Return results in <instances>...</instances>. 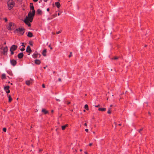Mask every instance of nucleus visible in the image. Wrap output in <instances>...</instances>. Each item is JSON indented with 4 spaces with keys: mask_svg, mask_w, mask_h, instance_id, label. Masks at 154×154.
I'll return each mask as SVG.
<instances>
[{
    "mask_svg": "<svg viewBox=\"0 0 154 154\" xmlns=\"http://www.w3.org/2000/svg\"><path fill=\"white\" fill-rule=\"evenodd\" d=\"M35 63L36 64L39 65L41 63V62L40 60L36 59L35 60Z\"/></svg>",
    "mask_w": 154,
    "mask_h": 154,
    "instance_id": "2eb2a0df",
    "label": "nucleus"
},
{
    "mask_svg": "<svg viewBox=\"0 0 154 154\" xmlns=\"http://www.w3.org/2000/svg\"><path fill=\"white\" fill-rule=\"evenodd\" d=\"M61 32V31H59L58 32H56V34H59Z\"/></svg>",
    "mask_w": 154,
    "mask_h": 154,
    "instance_id": "f704fd0d",
    "label": "nucleus"
},
{
    "mask_svg": "<svg viewBox=\"0 0 154 154\" xmlns=\"http://www.w3.org/2000/svg\"><path fill=\"white\" fill-rule=\"evenodd\" d=\"M25 50V49L24 48H21L20 49V51H23L24 50Z\"/></svg>",
    "mask_w": 154,
    "mask_h": 154,
    "instance_id": "473e14b6",
    "label": "nucleus"
},
{
    "mask_svg": "<svg viewBox=\"0 0 154 154\" xmlns=\"http://www.w3.org/2000/svg\"><path fill=\"white\" fill-rule=\"evenodd\" d=\"M85 130L86 132H88V129H86Z\"/></svg>",
    "mask_w": 154,
    "mask_h": 154,
    "instance_id": "a19ab883",
    "label": "nucleus"
},
{
    "mask_svg": "<svg viewBox=\"0 0 154 154\" xmlns=\"http://www.w3.org/2000/svg\"><path fill=\"white\" fill-rule=\"evenodd\" d=\"M119 126H121V124H119Z\"/></svg>",
    "mask_w": 154,
    "mask_h": 154,
    "instance_id": "4d7b16f0",
    "label": "nucleus"
},
{
    "mask_svg": "<svg viewBox=\"0 0 154 154\" xmlns=\"http://www.w3.org/2000/svg\"><path fill=\"white\" fill-rule=\"evenodd\" d=\"M56 100L57 101H58V102H60V100L59 99H57V98H56Z\"/></svg>",
    "mask_w": 154,
    "mask_h": 154,
    "instance_id": "c9c22d12",
    "label": "nucleus"
},
{
    "mask_svg": "<svg viewBox=\"0 0 154 154\" xmlns=\"http://www.w3.org/2000/svg\"><path fill=\"white\" fill-rule=\"evenodd\" d=\"M6 128H3V131L5 132H6Z\"/></svg>",
    "mask_w": 154,
    "mask_h": 154,
    "instance_id": "7c9ffc66",
    "label": "nucleus"
},
{
    "mask_svg": "<svg viewBox=\"0 0 154 154\" xmlns=\"http://www.w3.org/2000/svg\"><path fill=\"white\" fill-rule=\"evenodd\" d=\"M38 0H33V1L35 2H37L38 1Z\"/></svg>",
    "mask_w": 154,
    "mask_h": 154,
    "instance_id": "de8ad7c7",
    "label": "nucleus"
},
{
    "mask_svg": "<svg viewBox=\"0 0 154 154\" xmlns=\"http://www.w3.org/2000/svg\"><path fill=\"white\" fill-rule=\"evenodd\" d=\"M24 22L27 24L28 26H31V24L30 23V21L29 20L27 19H25L24 20Z\"/></svg>",
    "mask_w": 154,
    "mask_h": 154,
    "instance_id": "6e6552de",
    "label": "nucleus"
},
{
    "mask_svg": "<svg viewBox=\"0 0 154 154\" xmlns=\"http://www.w3.org/2000/svg\"><path fill=\"white\" fill-rule=\"evenodd\" d=\"M93 133L94 134L95 133V132H93Z\"/></svg>",
    "mask_w": 154,
    "mask_h": 154,
    "instance_id": "338daca9",
    "label": "nucleus"
},
{
    "mask_svg": "<svg viewBox=\"0 0 154 154\" xmlns=\"http://www.w3.org/2000/svg\"><path fill=\"white\" fill-rule=\"evenodd\" d=\"M53 73H55V71H54V72H53Z\"/></svg>",
    "mask_w": 154,
    "mask_h": 154,
    "instance_id": "e2e57ef3",
    "label": "nucleus"
},
{
    "mask_svg": "<svg viewBox=\"0 0 154 154\" xmlns=\"http://www.w3.org/2000/svg\"><path fill=\"white\" fill-rule=\"evenodd\" d=\"M70 54L69 56V57H71L72 56V52H70Z\"/></svg>",
    "mask_w": 154,
    "mask_h": 154,
    "instance_id": "c756f323",
    "label": "nucleus"
},
{
    "mask_svg": "<svg viewBox=\"0 0 154 154\" xmlns=\"http://www.w3.org/2000/svg\"><path fill=\"white\" fill-rule=\"evenodd\" d=\"M52 16L53 17H54L57 16V14L56 13H55L54 14L52 15Z\"/></svg>",
    "mask_w": 154,
    "mask_h": 154,
    "instance_id": "bb28decb",
    "label": "nucleus"
},
{
    "mask_svg": "<svg viewBox=\"0 0 154 154\" xmlns=\"http://www.w3.org/2000/svg\"><path fill=\"white\" fill-rule=\"evenodd\" d=\"M47 52V50L46 49H44L42 52V55L44 56H46V53Z\"/></svg>",
    "mask_w": 154,
    "mask_h": 154,
    "instance_id": "6ab92c4d",
    "label": "nucleus"
},
{
    "mask_svg": "<svg viewBox=\"0 0 154 154\" xmlns=\"http://www.w3.org/2000/svg\"><path fill=\"white\" fill-rule=\"evenodd\" d=\"M12 22H10L9 23V26H7V29L8 30H11V27L12 26Z\"/></svg>",
    "mask_w": 154,
    "mask_h": 154,
    "instance_id": "ddd939ff",
    "label": "nucleus"
},
{
    "mask_svg": "<svg viewBox=\"0 0 154 154\" xmlns=\"http://www.w3.org/2000/svg\"><path fill=\"white\" fill-rule=\"evenodd\" d=\"M42 151V149H39V152H41V151Z\"/></svg>",
    "mask_w": 154,
    "mask_h": 154,
    "instance_id": "3c124183",
    "label": "nucleus"
},
{
    "mask_svg": "<svg viewBox=\"0 0 154 154\" xmlns=\"http://www.w3.org/2000/svg\"><path fill=\"white\" fill-rule=\"evenodd\" d=\"M2 79H6V75L5 74H3L2 75Z\"/></svg>",
    "mask_w": 154,
    "mask_h": 154,
    "instance_id": "b1692460",
    "label": "nucleus"
},
{
    "mask_svg": "<svg viewBox=\"0 0 154 154\" xmlns=\"http://www.w3.org/2000/svg\"><path fill=\"white\" fill-rule=\"evenodd\" d=\"M146 46H147V45H145V47H146Z\"/></svg>",
    "mask_w": 154,
    "mask_h": 154,
    "instance_id": "0e129e2a",
    "label": "nucleus"
},
{
    "mask_svg": "<svg viewBox=\"0 0 154 154\" xmlns=\"http://www.w3.org/2000/svg\"><path fill=\"white\" fill-rule=\"evenodd\" d=\"M14 3L13 0H9L8 2V8L11 9L14 6Z\"/></svg>",
    "mask_w": 154,
    "mask_h": 154,
    "instance_id": "f03ea898",
    "label": "nucleus"
},
{
    "mask_svg": "<svg viewBox=\"0 0 154 154\" xmlns=\"http://www.w3.org/2000/svg\"><path fill=\"white\" fill-rule=\"evenodd\" d=\"M85 111H85V110H83V111H84V112H85Z\"/></svg>",
    "mask_w": 154,
    "mask_h": 154,
    "instance_id": "680f3d73",
    "label": "nucleus"
},
{
    "mask_svg": "<svg viewBox=\"0 0 154 154\" xmlns=\"http://www.w3.org/2000/svg\"><path fill=\"white\" fill-rule=\"evenodd\" d=\"M30 9L32 10V13H35V11L34 9V7L33 5V4L32 3H30Z\"/></svg>",
    "mask_w": 154,
    "mask_h": 154,
    "instance_id": "1a4fd4ad",
    "label": "nucleus"
},
{
    "mask_svg": "<svg viewBox=\"0 0 154 154\" xmlns=\"http://www.w3.org/2000/svg\"><path fill=\"white\" fill-rule=\"evenodd\" d=\"M26 52L30 53L32 52L30 47L29 46H28L26 50Z\"/></svg>",
    "mask_w": 154,
    "mask_h": 154,
    "instance_id": "9b49d317",
    "label": "nucleus"
},
{
    "mask_svg": "<svg viewBox=\"0 0 154 154\" xmlns=\"http://www.w3.org/2000/svg\"><path fill=\"white\" fill-rule=\"evenodd\" d=\"M55 4L57 8H59L60 7V4L59 2H55Z\"/></svg>",
    "mask_w": 154,
    "mask_h": 154,
    "instance_id": "a211bd4d",
    "label": "nucleus"
},
{
    "mask_svg": "<svg viewBox=\"0 0 154 154\" xmlns=\"http://www.w3.org/2000/svg\"><path fill=\"white\" fill-rule=\"evenodd\" d=\"M8 101L9 102H11L12 100V99L11 98L10 95H9L8 96Z\"/></svg>",
    "mask_w": 154,
    "mask_h": 154,
    "instance_id": "5701e85b",
    "label": "nucleus"
},
{
    "mask_svg": "<svg viewBox=\"0 0 154 154\" xmlns=\"http://www.w3.org/2000/svg\"><path fill=\"white\" fill-rule=\"evenodd\" d=\"M57 15L58 16H59V15H60V14L59 13H58Z\"/></svg>",
    "mask_w": 154,
    "mask_h": 154,
    "instance_id": "5fc2aeb1",
    "label": "nucleus"
},
{
    "mask_svg": "<svg viewBox=\"0 0 154 154\" xmlns=\"http://www.w3.org/2000/svg\"><path fill=\"white\" fill-rule=\"evenodd\" d=\"M10 62L11 64L13 66H15L17 63L16 60L14 59L11 60Z\"/></svg>",
    "mask_w": 154,
    "mask_h": 154,
    "instance_id": "423d86ee",
    "label": "nucleus"
},
{
    "mask_svg": "<svg viewBox=\"0 0 154 154\" xmlns=\"http://www.w3.org/2000/svg\"><path fill=\"white\" fill-rule=\"evenodd\" d=\"M84 153H85V154H88V153H87L86 152H84Z\"/></svg>",
    "mask_w": 154,
    "mask_h": 154,
    "instance_id": "864d4df0",
    "label": "nucleus"
},
{
    "mask_svg": "<svg viewBox=\"0 0 154 154\" xmlns=\"http://www.w3.org/2000/svg\"><path fill=\"white\" fill-rule=\"evenodd\" d=\"M80 152L82 151V149H80Z\"/></svg>",
    "mask_w": 154,
    "mask_h": 154,
    "instance_id": "bf43d9fd",
    "label": "nucleus"
},
{
    "mask_svg": "<svg viewBox=\"0 0 154 154\" xmlns=\"http://www.w3.org/2000/svg\"><path fill=\"white\" fill-rule=\"evenodd\" d=\"M84 125L85 126H87V124L86 123H85V124H84Z\"/></svg>",
    "mask_w": 154,
    "mask_h": 154,
    "instance_id": "8fccbe9b",
    "label": "nucleus"
},
{
    "mask_svg": "<svg viewBox=\"0 0 154 154\" xmlns=\"http://www.w3.org/2000/svg\"><path fill=\"white\" fill-rule=\"evenodd\" d=\"M47 66H46V67H44V68L45 69L46 68V67H47Z\"/></svg>",
    "mask_w": 154,
    "mask_h": 154,
    "instance_id": "052dcab7",
    "label": "nucleus"
},
{
    "mask_svg": "<svg viewBox=\"0 0 154 154\" xmlns=\"http://www.w3.org/2000/svg\"><path fill=\"white\" fill-rule=\"evenodd\" d=\"M52 19V18H50V17H48V20H51Z\"/></svg>",
    "mask_w": 154,
    "mask_h": 154,
    "instance_id": "79ce46f5",
    "label": "nucleus"
},
{
    "mask_svg": "<svg viewBox=\"0 0 154 154\" xmlns=\"http://www.w3.org/2000/svg\"><path fill=\"white\" fill-rule=\"evenodd\" d=\"M24 30V29L23 28H19L16 29V31L17 32H23V33L21 34L22 35H23L24 33V32H23Z\"/></svg>",
    "mask_w": 154,
    "mask_h": 154,
    "instance_id": "39448f33",
    "label": "nucleus"
},
{
    "mask_svg": "<svg viewBox=\"0 0 154 154\" xmlns=\"http://www.w3.org/2000/svg\"><path fill=\"white\" fill-rule=\"evenodd\" d=\"M92 145V143H90L89 144V146H91Z\"/></svg>",
    "mask_w": 154,
    "mask_h": 154,
    "instance_id": "a18cd8bd",
    "label": "nucleus"
},
{
    "mask_svg": "<svg viewBox=\"0 0 154 154\" xmlns=\"http://www.w3.org/2000/svg\"><path fill=\"white\" fill-rule=\"evenodd\" d=\"M143 128H141V129H139V130H138V132H139V133H140L141 134V131H143Z\"/></svg>",
    "mask_w": 154,
    "mask_h": 154,
    "instance_id": "cd10ccee",
    "label": "nucleus"
},
{
    "mask_svg": "<svg viewBox=\"0 0 154 154\" xmlns=\"http://www.w3.org/2000/svg\"><path fill=\"white\" fill-rule=\"evenodd\" d=\"M70 102H68L67 103V105H69V104H70Z\"/></svg>",
    "mask_w": 154,
    "mask_h": 154,
    "instance_id": "49530a36",
    "label": "nucleus"
},
{
    "mask_svg": "<svg viewBox=\"0 0 154 154\" xmlns=\"http://www.w3.org/2000/svg\"><path fill=\"white\" fill-rule=\"evenodd\" d=\"M118 59V57H114V58H112V59H114V60H117Z\"/></svg>",
    "mask_w": 154,
    "mask_h": 154,
    "instance_id": "2f4dec72",
    "label": "nucleus"
},
{
    "mask_svg": "<svg viewBox=\"0 0 154 154\" xmlns=\"http://www.w3.org/2000/svg\"><path fill=\"white\" fill-rule=\"evenodd\" d=\"M38 55L39 56V57L41 56L40 54H38L37 52H35L33 54L32 57L34 58H36L38 57Z\"/></svg>",
    "mask_w": 154,
    "mask_h": 154,
    "instance_id": "0eeeda50",
    "label": "nucleus"
},
{
    "mask_svg": "<svg viewBox=\"0 0 154 154\" xmlns=\"http://www.w3.org/2000/svg\"><path fill=\"white\" fill-rule=\"evenodd\" d=\"M54 111L53 110H52L51 111V112L52 113H53V112Z\"/></svg>",
    "mask_w": 154,
    "mask_h": 154,
    "instance_id": "13d9d810",
    "label": "nucleus"
},
{
    "mask_svg": "<svg viewBox=\"0 0 154 154\" xmlns=\"http://www.w3.org/2000/svg\"><path fill=\"white\" fill-rule=\"evenodd\" d=\"M111 109V108H109V110L107 112V113L108 114H110L111 113V111H110V110Z\"/></svg>",
    "mask_w": 154,
    "mask_h": 154,
    "instance_id": "a878e982",
    "label": "nucleus"
},
{
    "mask_svg": "<svg viewBox=\"0 0 154 154\" xmlns=\"http://www.w3.org/2000/svg\"><path fill=\"white\" fill-rule=\"evenodd\" d=\"M3 20H5V22H7L8 21V19L7 18H3Z\"/></svg>",
    "mask_w": 154,
    "mask_h": 154,
    "instance_id": "c85d7f7f",
    "label": "nucleus"
},
{
    "mask_svg": "<svg viewBox=\"0 0 154 154\" xmlns=\"http://www.w3.org/2000/svg\"><path fill=\"white\" fill-rule=\"evenodd\" d=\"M24 56L22 52H21L18 55V57L19 59L22 58Z\"/></svg>",
    "mask_w": 154,
    "mask_h": 154,
    "instance_id": "f8f14e48",
    "label": "nucleus"
},
{
    "mask_svg": "<svg viewBox=\"0 0 154 154\" xmlns=\"http://www.w3.org/2000/svg\"><path fill=\"white\" fill-rule=\"evenodd\" d=\"M112 105H110V107H112Z\"/></svg>",
    "mask_w": 154,
    "mask_h": 154,
    "instance_id": "6e6d98bb",
    "label": "nucleus"
},
{
    "mask_svg": "<svg viewBox=\"0 0 154 154\" xmlns=\"http://www.w3.org/2000/svg\"><path fill=\"white\" fill-rule=\"evenodd\" d=\"M42 112H43L45 114H47L48 113V111L45 109H42Z\"/></svg>",
    "mask_w": 154,
    "mask_h": 154,
    "instance_id": "aec40b11",
    "label": "nucleus"
},
{
    "mask_svg": "<svg viewBox=\"0 0 154 154\" xmlns=\"http://www.w3.org/2000/svg\"><path fill=\"white\" fill-rule=\"evenodd\" d=\"M29 44H30V45H31V46H32L33 45V44H32V42H29Z\"/></svg>",
    "mask_w": 154,
    "mask_h": 154,
    "instance_id": "72a5a7b5",
    "label": "nucleus"
},
{
    "mask_svg": "<svg viewBox=\"0 0 154 154\" xmlns=\"http://www.w3.org/2000/svg\"><path fill=\"white\" fill-rule=\"evenodd\" d=\"M48 47H49L51 50H52L53 49V48L51 46V45H49Z\"/></svg>",
    "mask_w": 154,
    "mask_h": 154,
    "instance_id": "4c0bfd02",
    "label": "nucleus"
},
{
    "mask_svg": "<svg viewBox=\"0 0 154 154\" xmlns=\"http://www.w3.org/2000/svg\"><path fill=\"white\" fill-rule=\"evenodd\" d=\"M84 107L86 110H88V109H89L88 106V105H87V104L85 105V106Z\"/></svg>",
    "mask_w": 154,
    "mask_h": 154,
    "instance_id": "393cba45",
    "label": "nucleus"
},
{
    "mask_svg": "<svg viewBox=\"0 0 154 154\" xmlns=\"http://www.w3.org/2000/svg\"><path fill=\"white\" fill-rule=\"evenodd\" d=\"M11 84L12 85V83H11Z\"/></svg>",
    "mask_w": 154,
    "mask_h": 154,
    "instance_id": "69168bd1",
    "label": "nucleus"
},
{
    "mask_svg": "<svg viewBox=\"0 0 154 154\" xmlns=\"http://www.w3.org/2000/svg\"><path fill=\"white\" fill-rule=\"evenodd\" d=\"M10 87L9 86H5L4 88V90L5 91L6 93L8 94L10 92V90H9Z\"/></svg>",
    "mask_w": 154,
    "mask_h": 154,
    "instance_id": "7ed1b4c3",
    "label": "nucleus"
},
{
    "mask_svg": "<svg viewBox=\"0 0 154 154\" xmlns=\"http://www.w3.org/2000/svg\"><path fill=\"white\" fill-rule=\"evenodd\" d=\"M42 87L43 88H45V85L44 84H43L42 85Z\"/></svg>",
    "mask_w": 154,
    "mask_h": 154,
    "instance_id": "58836bf2",
    "label": "nucleus"
},
{
    "mask_svg": "<svg viewBox=\"0 0 154 154\" xmlns=\"http://www.w3.org/2000/svg\"><path fill=\"white\" fill-rule=\"evenodd\" d=\"M44 1L45 2H47V0H44Z\"/></svg>",
    "mask_w": 154,
    "mask_h": 154,
    "instance_id": "603ef678",
    "label": "nucleus"
},
{
    "mask_svg": "<svg viewBox=\"0 0 154 154\" xmlns=\"http://www.w3.org/2000/svg\"><path fill=\"white\" fill-rule=\"evenodd\" d=\"M27 36L31 38L33 36V34L31 32H28Z\"/></svg>",
    "mask_w": 154,
    "mask_h": 154,
    "instance_id": "f3484780",
    "label": "nucleus"
},
{
    "mask_svg": "<svg viewBox=\"0 0 154 154\" xmlns=\"http://www.w3.org/2000/svg\"><path fill=\"white\" fill-rule=\"evenodd\" d=\"M98 110L99 111H104L106 110V109L105 108H99L98 109Z\"/></svg>",
    "mask_w": 154,
    "mask_h": 154,
    "instance_id": "4be33fe9",
    "label": "nucleus"
},
{
    "mask_svg": "<svg viewBox=\"0 0 154 154\" xmlns=\"http://www.w3.org/2000/svg\"><path fill=\"white\" fill-rule=\"evenodd\" d=\"M4 53L5 54L8 51V48L7 46L5 47L3 49Z\"/></svg>",
    "mask_w": 154,
    "mask_h": 154,
    "instance_id": "dca6fc26",
    "label": "nucleus"
},
{
    "mask_svg": "<svg viewBox=\"0 0 154 154\" xmlns=\"http://www.w3.org/2000/svg\"><path fill=\"white\" fill-rule=\"evenodd\" d=\"M36 12L38 14L42 15V12L40 9H37Z\"/></svg>",
    "mask_w": 154,
    "mask_h": 154,
    "instance_id": "4468645a",
    "label": "nucleus"
},
{
    "mask_svg": "<svg viewBox=\"0 0 154 154\" xmlns=\"http://www.w3.org/2000/svg\"><path fill=\"white\" fill-rule=\"evenodd\" d=\"M100 106V105L99 104H98V105H97V106H95V107H99Z\"/></svg>",
    "mask_w": 154,
    "mask_h": 154,
    "instance_id": "37998d69",
    "label": "nucleus"
},
{
    "mask_svg": "<svg viewBox=\"0 0 154 154\" xmlns=\"http://www.w3.org/2000/svg\"><path fill=\"white\" fill-rule=\"evenodd\" d=\"M33 80L31 79H30L29 80H27L26 82V85H30L31 83L32 82Z\"/></svg>",
    "mask_w": 154,
    "mask_h": 154,
    "instance_id": "9d476101",
    "label": "nucleus"
},
{
    "mask_svg": "<svg viewBox=\"0 0 154 154\" xmlns=\"http://www.w3.org/2000/svg\"><path fill=\"white\" fill-rule=\"evenodd\" d=\"M10 51L11 52V55H13L14 54V52L13 51Z\"/></svg>",
    "mask_w": 154,
    "mask_h": 154,
    "instance_id": "e433bc0d",
    "label": "nucleus"
},
{
    "mask_svg": "<svg viewBox=\"0 0 154 154\" xmlns=\"http://www.w3.org/2000/svg\"><path fill=\"white\" fill-rule=\"evenodd\" d=\"M58 80L59 82H61V78H59Z\"/></svg>",
    "mask_w": 154,
    "mask_h": 154,
    "instance_id": "c03bdc74",
    "label": "nucleus"
},
{
    "mask_svg": "<svg viewBox=\"0 0 154 154\" xmlns=\"http://www.w3.org/2000/svg\"><path fill=\"white\" fill-rule=\"evenodd\" d=\"M17 46L15 45H13L11 47L10 49V51H14L16 50L17 49Z\"/></svg>",
    "mask_w": 154,
    "mask_h": 154,
    "instance_id": "20e7f679",
    "label": "nucleus"
},
{
    "mask_svg": "<svg viewBox=\"0 0 154 154\" xmlns=\"http://www.w3.org/2000/svg\"><path fill=\"white\" fill-rule=\"evenodd\" d=\"M35 15V13H32L31 11H30L28 13V16L26 17L25 19L29 20L30 22H32Z\"/></svg>",
    "mask_w": 154,
    "mask_h": 154,
    "instance_id": "f257e3e1",
    "label": "nucleus"
},
{
    "mask_svg": "<svg viewBox=\"0 0 154 154\" xmlns=\"http://www.w3.org/2000/svg\"><path fill=\"white\" fill-rule=\"evenodd\" d=\"M68 124H66L65 125H63L62 126V129L63 130H64L66 128L67 126H68Z\"/></svg>",
    "mask_w": 154,
    "mask_h": 154,
    "instance_id": "412c9836",
    "label": "nucleus"
},
{
    "mask_svg": "<svg viewBox=\"0 0 154 154\" xmlns=\"http://www.w3.org/2000/svg\"><path fill=\"white\" fill-rule=\"evenodd\" d=\"M18 98H17V100H18Z\"/></svg>",
    "mask_w": 154,
    "mask_h": 154,
    "instance_id": "774afa93",
    "label": "nucleus"
},
{
    "mask_svg": "<svg viewBox=\"0 0 154 154\" xmlns=\"http://www.w3.org/2000/svg\"><path fill=\"white\" fill-rule=\"evenodd\" d=\"M50 10V9L49 8H48L47 9V11H49Z\"/></svg>",
    "mask_w": 154,
    "mask_h": 154,
    "instance_id": "09e8293b",
    "label": "nucleus"
},
{
    "mask_svg": "<svg viewBox=\"0 0 154 154\" xmlns=\"http://www.w3.org/2000/svg\"><path fill=\"white\" fill-rule=\"evenodd\" d=\"M114 123L115 125V128H116V127L117 124L115 122Z\"/></svg>",
    "mask_w": 154,
    "mask_h": 154,
    "instance_id": "ea45409f",
    "label": "nucleus"
}]
</instances>
